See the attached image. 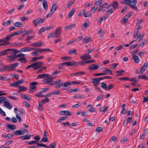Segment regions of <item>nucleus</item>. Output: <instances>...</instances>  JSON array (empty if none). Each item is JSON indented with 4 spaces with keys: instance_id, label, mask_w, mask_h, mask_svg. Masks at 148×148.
<instances>
[{
    "instance_id": "nucleus-1",
    "label": "nucleus",
    "mask_w": 148,
    "mask_h": 148,
    "mask_svg": "<svg viewBox=\"0 0 148 148\" xmlns=\"http://www.w3.org/2000/svg\"><path fill=\"white\" fill-rule=\"evenodd\" d=\"M28 144L29 145H32L37 144V146L38 147H43L46 148H49V146H47L46 145L44 144H41L38 143L37 141L32 140V141H29L28 143Z\"/></svg>"
},
{
    "instance_id": "nucleus-2",
    "label": "nucleus",
    "mask_w": 148,
    "mask_h": 148,
    "mask_svg": "<svg viewBox=\"0 0 148 148\" xmlns=\"http://www.w3.org/2000/svg\"><path fill=\"white\" fill-rule=\"evenodd\" d=\"M38 84V83L37 82H33L30 83V86L29 88V92L30 93H33L34 92V91H35V90H33L35 89L36 88V86L35 85H36Z\"/></svg>"
},
{
    "instance_id": "nucleus-3",
    "label": "nucleus",
    "mask_w": 148,
    "mask_h": 148,
    "mask_svg": "<svg viewBox=\"0 0 148 148\" xmlns=\"http://www.w3.org/2000/svg\"><path fill=\"white\" fill-rule=\"evenodd\" d=\"M137 3L136 0H134L131 1V3L129 4L128 5L130 6L132 8L138 11V9L136 7Z\"/></svg>"
},
{
    "instance_id": "nucleus-4",
    "label": "nucleus",
    "mask_w": 148,
    "mask_h": 148,
    "mask_svg": "<svg viewBox=\"0 0 148 148\" xmlns=\"http://www.w3.org/2000/svg\"><path fill=\"white\" fill-rule=\"evenodd\" d=\"M61 27H58L57 29L55 30L56 38L59 37L61 36Z\"/></svg>"
},
{
    "instance_id": "nucleus-5",
    "label": "nucleus",
    "mask_w": 148,
    "mask_h": 148,
    "mask_svg": "<svg viewBox=\"0 0 148 148\" xmlns=\"http://www.w3.org/2000/svg\"><path fill=\"white\" fill-rule=\"evenodd\" d=\"M80 58L83 61H85L88 59H91V58L89 54H85L80 56Z\"/></svg>"
},
{
    "instance_id": "nucleus-6",
    "label": "nucleus",
    "mask_w": 148,
    "mask_h": 148,
    "mask_svg": "<svg viewBox=\"0 0 148 148\" xmlns=\"http://www.w3.org/2000/svg\"><path fill=\"white\" fill-rule=\"evenodd\" d=\"M1 66L3 68H2V72L4 71H11V70H10L11 69L10 67V64L8 65H6L5 66L4 64H2L1 65Z\"/></svg>"
},
{
    "instance_id": "nucleus-7",
    "label": "nucleus",
    "mask_w": 148,
    "mask_h": 148,
    "mask_svg": "<svg viewBox=\"0 0 148 148\" xmlns=\"http://www.w3.org/2000/svg\"><path fill=\"white\" fill-rule=\"evenodd\" d=\"M99 66V65H95V64L90 65L88 67V69L89 70H96L97 69Z\"/></svg>"
},
{
    "instance_id": "nucleus-8",
    "label": "nucleus",
    "mask_w": 148,
    "mask_h": 148,
    "mask_svg": "<svg viewBox=\"0 0 148 148\" xmlns=\"http://www.w3.org/2000/svg\"><path fill=\"white\" fill-rule=\"evenodd\" d=\"M43 44V42L41 41L35 42L31 44L30 46L33 47H40Z\"/></svg>"
},
{
    "instance_id": "nucleus-9",
    "label": "nucleus",
    "mask_w": 148,
    "mask_h": 148,
    "mask_svg": "<svg viewBox=\"0 0 148 148\" xmlns=\"http://www.w3.org/2000/svg\"><path fill=\"white\" fill-rule=\"evenodd\" d=\"M60 114L61 115H67L71 116L72 113L70 111L68 110H62L60 112Z\"/></svg>"
},
{
    "instance_id": "nucleus-10",
    "label": "nucleus",
    "mask_w": 148,
    "mask_h": 148,
    "mask_svg": "<svg viewBox=\"0 0 148 148\" xmlns=\"http://www.w3.org/2000/svg\"><path fill=\"white\" fill-rule=\"evenodd\" d=\"M7 101H3V106L4 107H6L7 108L9 109H11L12 108V106L10 103L8 101V100L7 99Z\"/></svg>"
},
{
    "instance_id": "nucleus-11",
    "label": "nucleus",
    "mask_w": 148,
    "mask_h": 148,
    "mask_svg": "<svg viewBox=\"0 0 148 148\" xmlns=\"http://www.w3.org/2000/svg\"><path fill=\"white\" fill-rule=\"evenodd\" d=\"M58 6L56 5V3H53L52 7L50 10V12L53 14L54 12L58 9Z\"/></svg>"
},
{
    "instance_id": "nucleus-12",
    "label": "nucleus",
    "mask_w": 148,
    "mask_h": 148,
    "mask_svg": "<svg viewBox=\"0 0 148 148\" xmlns=\"http://www.w3.org/2000/svg\"><path fill=\"white\" fill-rule=\"evenodd\" d=\"M92 41L91 38L88 36L85 37L82 40V43H86L89 42H91Z\"/></svg>"
},
{
    "instance_id": "nucleus-13",
    "label": "nucleus",
    "mask_w": 148,
    "mask_h": 148,
    "mask_svg": "<svg viewBox=\"0 0 148 148\" xmlns=\"http://www.w3.org/2000/svg\"><path fill=\"white\" fill-rule=\"evenodd\" d=\"M19 64V63L18 62H16L14 63L10 64V68L11 71H13L15 70V68L17 67Z\"/></svg>"
},
{
    "instance_id": "nucleus-14",
    "label": "nucleus",
    "mask_w": 148,
    "mask_h": 148,
    "mask_svg": "<svg viewBox=\"0 0 148 148\" xmlns=\"http://www.w3.org/2000/svg\"><path fill=\"white\" fill-rule=\"evenodd\" d=\"M8 129H9L11 130H13L16 129V126L14 125L11 124H7L6 125Z\"/></svg>"
},
{
    "instance_id": "nucleus-15",
    "label": "nucleus",
    "mask_w": 148,
    "mask_h": 148,
    "mask_svg": "<svg viewBox=\"0 0 148 148\" xmlns=\"http://www.w3.org/2000/svg\"><path fill=\"white\" fill-rule=\"evenodd\" d=\"M111 5L113 9L115 10L118 6V4L117 1H114L111 4Z\"/></svg>"
},
{
    "instance_id": "nucleus-16",
    "label": "nucleus",
    "mask_w": 148,
    "mask_h": 148,
    "mask_svg": "<svg viewBox=\"0 0 148 148\" xmlns=\"http://www.w3.org/2000/svg\"><path fill=\"white\" fill-rule=\"evenodd\" d=\"M104 75H112V73L111 71L109 69H106L103 71Z\"/></svg>"
},
{
    "instance_id": "nucleus-17",
    "label": "nucleus",
    "mask_w": 148,
    "mask_h": 148,
    "mask_svg": "<svg viewBox=\"0 0 148 148\" xmlns=\"http://www.w3.org/2000/svg\"><path fill=\"white\" fill-rule=\"evenodd\" d=\"M92 82L94 86H96L99 85L100 83L97 78H92Z\"/></svg>"
},
{
    "instance_id": "nucleus-18",
    "label": "nucleus",
    "mask_w": 148,
    "mask_h": 148,
    "mask_svg": "<svg viewBox=\"0 0 148 148\" xmlns=\"http://www.w3.org/2000/svg\"><path fill=\"white\" fill-rule=\"evenodd\" d=\"M49 74H42L39 75H38L37 78V79H42L43 78L45 77H48Z\"/></svg>"
},
{
    "instance_id": "nucleus-19",
    "label": "nucleus",
    "mask_w": 148,
    "mask_h": 148,
    "mask_svg": "<svg viewBox=\"0 0 148 148\" xmlns=\"http://www.w3.org/2000/svg\"><path fill=\"white\" fill-rule=\"evenodd\" d=\"M44 58L43 56H41L38 57H34L32 58V60H31V62H33L35 61H36L37 60H40Z\"/></svg>"
},
{
    "instance_id": "nucleus-20",
    "label": "nucleus",
    "mask_w": 148,
    "mask_h": 148,
    "mask_svg": "<svg viewBox=\"0 0 148 148\" xmlns=\"http://www.w3.org/2000/svg\"><path fill=\"white\" fill-rule=\"evenodd\" d=\"M31 136L28 134H27L26 135L21 136L20 138L21 139L23 140L29 139L30 138Z\"/></svg>"
},
{
    "instance_id": "nucleus-21",
    "label": "nucleus",
    "mask_w": 148,
    "mask_h": 148,
    "mask_svg": "<svg viewBox=\"0 0 148 148\" xmlns=\"http://www.w3.org/2000/svg\"><path fill=\"white\" fill-rule=\"evenodd\" d=\"M148 65V63H145L142 66L140 69L144 73V72L146 70V69L147 68Z\"/></svg>"
},
{
    "instance_id": "nucleus-22",
    "label": "nucleus",
    "mask_w": 148,
    "mask_h": 148,
    "mask_svg": "<svg viewBox=\"0 0 148 148\" xmlns=\"http://www.w3.org/2000/svg\"><path fill=\"white\" fill-rule=\"evenodd\" d=\"M12 50L10 49H8L5 50L3 51L0 52V56L4 55L8 53L7 52L10 51L11 50Z\"/></svg>"
},
{
    "instance_id": "nucleus-23",
    "label": "nucleus",
    "mask_w": 148,
    "mask_h": 148,
    "mask_svg": "<svg viewBox=\"0 0 148 148\" xmlns=\"http://www.w3.org/2000/svg\"><path fill=\"white\" fill-rule=\"evenodd\" d=\"M86 61H83L82 60V61L78 62H74V63H75V66H77L79 65H83L86 64H87L86 62Z\"/></svg>"
},
{
    "instance_id": "nucleus-24",
    "label": "nucleus",
    "mask_w": 148,
    "mask_h": 148,
    "mask_svg": "<svg viewBox=\"0 0 148 148\" xmlns=\"http://www.w3.org/2000/svg\"><path fill=\"white\" fill-rule=\"evenodd\" d=\"M76 25V23H74L73 24H70L65 27V29L67 31L69 29H70L71 27L74 28Z\"/></svg>"
},
{
    "instance_id": "nucleus-25",
    "label": "nucleus",
    "mask_w": 148,
    "mask_h": 148,
    "mask_svg": "<svg viewBox=\"0 0 148 148\" xmlns=\"http://www.w3.org/2000/svg\"><path fill=\"white\" fill-rule=\"evenodd\" d=\"M17 61H20L21 63H26L27 61V60L25 58L23 57L18 59Z\"/></svg>"
},
{
    "instance_id": "nucleus-26",
    "label": "nucleus",
    "mask_w": 148,
    "mask_h": 148,
    "mask_svg": "<svg viewBox=\"0 0 148 148\" xmlns=\"http://www.w3.org/2000/svg\"><path fill=\"white\" fill-rule=\"evenodd\" d=\"M74 62H75L74 61L71 62H65L66 65L67 66H72V65H75V63Z\"/></svg>"
},
{
    "instance_id": "nucleus-27",
    "label": "nucleus",
    "mask_w": 148,
    "mask_h": 148,
    "mask_svg": "<svg viewBox=\"0 0 148 148\" xmlns=\"http://www.w3.org/2000/svg\"><path fill=\"white\" fill-rule=\"evenodd\" d=\"M34 67L33 68L34 70H36L39 68H41V66H39L37 62L33 63Z\"/></svg>"
},
{
    "instance_id": "nucleus-28",
    "label": "nucleus",
    "mask_w": 148,
    "mask_h": 148,
    "mask_svg": "<svg viewBox=\"0 0 148 148\" xmlns=\"http://www.w3.org/2000/svg\"><path fill=\"white\" fill-rule=\"evenodd\" d=\"M79 90V88H75V89H73L71 88L69 90H66V92H76Z\"/></svg>"
},
{
    "instance_id": "nucleus-29",
    "label": "nucleus",
    "mask_w": 148,
    "mask_h": 148,
    "mask_svg": "<svg viewBox=\"0 0 148 148\" xmlns=\"http://www.w3.org/2000/svg\"><path fill=\"white\" fill-rule=\"evenodd\" d=\"M69 54H77L76 50L75 49H70L69 51Z\"/></svg>"
},
{
    "instance_id": "nucleus-30",
    "label": "nucleus",
    "mask_w": 148,
    "mask_h": 148,
    "mask_svg": "<svg viewBox=\"0 0 148 148\" xmlns=\"http://www.w3.org/2000/svg\"><path fill=\"white\" fill-rule=\"evenodd\" d=\"M131 3V0H123L122 2H121V4H126L128 5L129 4Z\"/></svg>"
},
{
    "instance_id": "nucleus-31",
    "label": "nucleus",
    "mask_w": 148,
    "mask_h": 148,
    "mask_svg": "<svg viewBox=\"0 0 148 148\" xmlns=\"http://www.w3.org/2000/svg\"><path fill=\"white\" fill-rule=\"evenodd\" d=\"M43 6L45 10H47L48 8L47 2V1H44L43 2Z\"/></svg>"
},
{
    "instance_id": "nucleus-32",
    "label": "nucleus",
    "mask_w": 148,
    "mask_h": 148,
    "mask_svg": "<svg viewBox=\"0 0 148 148\" xmlns=\"http://www.w3.org/2000/svg\"><path fill=\"white\" fill-rule=\"evenodd\" d=\"M75 12V10L74 8L72 9L69 12L68 15V17L69 18H71L72 15Z\"/></svg>"
},
{
    "instance_id": "nucleus-33",
    "label": "nucleus",
    "mask_w": 148,
    "mask_h": 148,
    "mask_svg": "<svg viewBox=\"0 0 148 148\" xmlns=\"http://www.w3.org/2000/svg\"><path fill=\"white\" fill-rule=\"evenodd\" d=\"M133 58L134 59V62L136 63H138L140 61V60L138 57L136 55H134Z\"/></svg>"
},
{
    "instance_id": "nucleus-34",
    "label": "nucleus",
    "mask_w": 148,
    "mask_h": 148,
    "mask_svg": "<svg viewBox=\"0 0 148 148\" xmlns=\"http://www.w3.org/2000/svg\"><path fill=\"white\" fill-rule=\"evenodd\" d=\"M139 79L148 80V78L145 75H140L138 76Z\"/></svg>"
},
{
    "instance_id": "nucleus-35",
    "label": "nucleus",
    "mask_w": 148,
    "mask_h": 148,
    "mask_svg": "<svg viewBox=\"0 0 148 148\" xmlns=\"http://www.w3.org/2000/svg\"><path fill=\"white\" fill-rule=\"evenodd\" d=\"M128 18H127L126 17H125V16L123 19L121 20V22L123 24H125L128 21Z\"/></svg>"
},
{
    "instance_id": "nucleus-36",
    "label": "nucleus",
    "mask_w": 148,
    "mask_h": 148,
    "mask_svg": "<svg viewBox=\"0 0 148 148\" xmlns=\"http://www.w3.org/2000/svg\"><path fill=\"white\" fill-rule=\"evenodd\" d=\"M12 36L11 34H9L7 36L4 38L5 41H8L10 40V39L12 38Z\"/></svg>"
},
{
    "instance_id": "nucleus-37",
    "label": "nucleus",
    "mask_w": 148,
    "mask_h": 148,
    "mask_svg": "<svg viewBox=\"0 0 148 148\" xmlns=\"http://www.w3.org/2000/svg\"><path fill=\"white\" fill-rule=\"evenodd\" d=\"M20 89L18 92H20L21 91H25L27 90L28 89V88L24 86L23 87H19Z\"/></svg>"
},
{
    "instance_id": "nucleus-38",
    "label": "nucleus",
    "mask_w": 148,
    "mask_h": 148,
    "mask_svg": "<svg viewBox=\"0 0 148 148\" xmlns=\"http://www.w3.org/2000/svg\"><path fill=\"white\" fill-rule=\"evenodd\" d=\"M14 25L17 27H21L22 25V24L20 22H16L14 24Z\"/></svg>"
},
{
    "instance_id": "nucleus-39",
    "label": "nucleus",
    "mask_w": 148,
    "mask_h": 148,
    "mask_svg": "<svg viewBox=\"0 0 148 148\" xmlns=\"http://www.w3.org/2000/svg\"><path fill=\"white\" fill-rule=\"evenodd\" d=\"M8 58H10V59L11 61H12L14 60L15 59H16L17 57L16 56V55H11L10 56H9L8 57Z\"/></svg>"
},
{
    "instance_id": "nucleus-40",
    "label": "nucleus",
    "mask_w": 148,
    "mask_h": 148,
    "mask_svg": "<svg viewBox=\"0 0 148 148\" xmlns=\"http://www.w3.org/2000/svg\"><path fill=\"white\" fill-rule=\"evenodd\" d=\"M104 33V32L103 31L102 29H100L98 32V34H99V36L100 37H102Z\"/></svg>"
},
{
    "instance_id": "nucleus-41",
    "label": "nucleus",
    "mask_w": 148,
    "mask_h": 148,
    "mask_svg": "<svg viewBox=\"0 0 148 148\" xmlns=\"http://www.w3.org/2000/svg\"><path fill=\"white\" fill-rule=\"evenodd\" d=\"M13 136L12 134H8L7 135H5V138H7L8 139L12 138Z\"/></svg>"
},
{
    "instance_id": "nucleus-42",
    "label": "nucleus",
    "mask_w": 148,
    "mask_h": 148,
    "mask_svg": "<svg viewBox=\"0 0 148 148\" xmlns=\"http://www.w3.org/2000/svg\"><path fill=\"white\" fill-rule=\"evenodd\" d=\"M12 21V20H10L5 21L3 23V25L5 26H8L11 24V22Z\"/></svg>"
},
{
    "instance_id": "nucleus-43",
    "label": "nucleus",
    "mask_w": 148,
    "mask_h": 148,
    "mask_svg": "<svg viewBox=\"0 0 148 148\" xmlns=\"http://www.w3.org/2000/svg\"><path fill=\"white\" fill-rule=\"evenodd\" d=\"M92 16V14L89 11H88L84 13V17H85L91 16Z\"/></svg>"
},
{
    "instance_id": "nucleus-44",
    "label": "nucleus",
    "mask_w": 148,
    "mask_h": 148,
    "mask_svg": "<svg viewBox=\"0 0 148 148\" xmlns=\"http://www.w3.org/2000/svg\"><path fill=\"white\" fill-rule=\"evenodd\" d=\"M101 86L103 88L105 89L106 90H107V86L106 83L104 82H102L101 83Z\"/></svg>"
},
{
    "instance_id": "nucleus-45",
    "label": "nucleus",
    "mask_w": 148,
    "mask_h": 148,
    "mask_svg": "<svg viewBox=\"0 0 148 148\" xmlns=\"http://www.w3.org/2000/svg\"><path fill=\"white\" fill-rule=\"evenodd\" d=\"M22 97L24 99L27 100L28 101H31V98L26 95H22Z\"/></svg>"
},
{
    "instance_id": "nucleus-46",
    "label": "nucleus",
    "mask_w": 148,
    "mask_h": 148,
    "mask_svg": "<svg viewBox=\"0 0 148 148\" xmlns=\"http://www.w3.org/2000/svg\"><path fill=\"white\" fill-rule=\"evenodd\" d=\"M14 134L16 136L21 135V130H18L14 132Z\"/></svg>"
},
{
    "instance_id": "nucleus-47",
    "label": "nucleus",
    "mask_w": 148,
    "mask_h": 148,
    "mask_svg": "<svg viewBox=\"0 0 148 148\" xmlns=\"http://www.w3.org/2000/svg\"><path fill=\"white\" fill-rule=\"evenodd\" d=\"M38 20V18H37L35 19L32 21V22L34 24V25L36 27L37 26L38 24H39V23H38V22H39Z\"/></svg>"
},
{
    "instance_id": "nucleus-48",
    "label": "nucleus",
    "mask_w": 148,
    "mask_h": 148,
    "mask_svg": "<svg viewBox=\"0 0 148 148\" xmlns=\"http://www.w3.org/2000/svg\"><path fill=\"white\" fill-rule=\"evenodd\" d=\"M60 93V90H58V91H53L51 92V94H52L53 95H58Z\"/></svg>"
},
{
    "instance_id": "nucleus-49",
    "label": "nucleus",
    "mask_w": 148,
    "mask_h": 148,
    "mask_svg": "<svg viewBox=\"0 0 148 148\" xmlns=\"http://www.w3.org/2000/svg\"><path fill=\"white\" fill-rule=\"evenodd\" d=\"M144 36V34H141L139 36H138L136 40V41H138V42H140V40L143 38Z\"/></svg>"
},
{
    "instance_id": "nucleus-50",
    "label": "nucleus",
    "mask_w": 148,
    "mask_h": 148,
    "mask_svg": "<svg viewBox=\"0 0 148 148\" xmlns=\"http://www.w3.org/2000/svg\"><path fill=\"white\" fill-rule=\"evenodd\" d=\"M46 30V27H43L42 28L40 29L39 30L38 33L39 34H40L42 32H43L45 30Z\"/></svg>"
},
{
    "instance_id": "nucleus-51",
    "label": "nucleus",
    "mask_w": 148,
    "mask_h": 148,
    "mask_svg": "<svg viewBox=\"0 0 148 148\" xmlns=\"http://www.w3.org/2000/svg\"><path fill=\"white\" fill-rule=\"evenodd\" d=\"M103 128L101 127H98L95 129V131L97 132H101L103 131Z\"/></svg>"
},
{
    "instance_id": "nucleus-52",
    "label": "nucleus",
    "mask_w": 148,
    "mask_h": 148,
    "mask_svg": "<svg viewBox=\"0 0 148 148\" xmlns=\"http://www.w3.org/2000/svg\"><path fill=\"white\" fill-rule=\"evenodd\" d=\"M38 52H39L38 50H37L36 51L32 52L31 55L33 56H37L39 55L38 53Z\"/></svg>"
},
{
    "instance_id": "nucleus-53",
    "label": "nucleus",
    "mask_w": 148,
    "mask_h": 148,
    "mask_svg": "<svg viewBox=\"0 0 148 148\" xmlns=\"http://www.w3.org/2000/svg\"><path fill=\"white\" fill-rule=\"evenodd\" d=\"M6 100V97H0V104L3 103V101H5Z\"/></svg>"
},
{
    "instance_id": "nucleus-54",
    "label": "nucleus",
    "mask_w": 148,
    "mask_h": 148,
    "mask_svg": "<svg viewBox=\"0 0 148 148\" xmlns=\"http://www.w3.org/2000/svg\"><path fill=\"white\" fill-rule=\"evenodd\" d=\"M56 143L55 142H53L50 144L49 146L50 148H55V147L56 146Z\"/></svg>"
},
{
    "instance_id": "nucleus-55",
    "label": "nucleus",
    "mask_w": 148,
    "mask_h": 148,
    "mask_svg": "<svg viewBox=\"0 0 148 148\" xmlns=\"http://www.w3.org/2000/svg\"><path fill=\"white\" fill-rule=\"evenodd\" d=\"M29 47H25L22 48L20 49V51H29Z\"/></svg>"
},
{
    "instance_id": "nucleus-56",
    "label": "nucleus",
    "mask_w": 148,
    "mask_h": 148,
    "mask_svg": "<svg viewBox=\"0 0 148 148\" xmlns=\"http://www.w3.org/2000/svg\"><path fill=\"white\" fill-rule=\"evenodd\" d=\"M49 102V100L48 99L46 98L42 99L41 102V103H48Z\"/></svg>"
},
{
    "instance_id": "nucleus-57",
    "label": "nucleus",
    "mask_w": 148,
    "mask_h": 148,
    "mask_svg": "<svg viewBox=\"0 0 148 148\" xmlns=\"http://www.w3.org/2000/svg\"><path fill=\"white\" fill-rule=\"evenodd\" d=\"M42 93H40V91L39 93L35 94L34 95L37 97H44L45 95H43L42 94Z\"/></svg>"
},
{
    "instance_id": "nucleus-58",
    "label": "nucleus",
    "mask_w": 148,
    "mask_h": 148,
    "mask_svg": "<svg viewBox=\"0 0 148 148\" xmlns=\"http://www.w3.org/2000/svg\"><path fill=\"white\" fill-rule=\"evenodd\" d=\"M114 87V86L113 84H111L107 87V90H109L113 88Z\"/></svg>"
},
{
    "instance_id": "nucleus-59",
    "label": "nucleus",
    "mask_w": 148,
    "mask_h": 148,
    "mask_svg": "<svg viewBox=\"0 0 148 148\" xmlns=\"http://www.w3.org/2000/svg\"><path fill=\"white\" fill-rule=\"evenodd\" d=\"M12 49V50H11L10 51H12V52H10V53H13L14 54H16L17 53H19V51L18 50H17L15 49Z\"/></svg>"
},
{
    "instance_id": "nucleus-60",
    "label": "nucleus",
    "mask_w": 148,
    "mask_h": 148,
    "mask_svg": "<svg viewBox=\"0 0 148 148\" xmlns=\"http://www.w3.org/2000/svg\"><path fill=\"white\" fill-rule=\"evenodd\" d=\"M103 3L102 0H98L95 1V4L97 5H99Z\"/></svg>"
},
{
    "instance_id": "nucleus-61",
    "label": "nucleus",
    "mask_w": 148,
    "mask_h": 148,
    "mask_svg": "<svg viewBox=\"0 0 148 148\" xmlns=\"http://www.w3.org/2000/svg\"><path fill=\"white\" fill-rule=\"evenodd\" d=\"M55 36L56 37L55 33V32H52L51 33L47 36L48 38H51L52 37Z\"/></svg>"
},
{
    "instance_id": "nucleus-62",
    "label": "nucleus",
    "mask_w": 148,
    "mask_h": 148,
    "mask_svg": "<svg viewBox=\"0 0 148 148\" xmlns=\"http://www.w3.org/2000/svg\"><path fill=\"white\" fill-rule=\"evenodd\" d=\"M85 10L84 9L82 10L78 14V16H82V15L83 14H84V13H85Z\"/></svg>"
},
{
    "instance_id": "nucleus-63",
    "label": "nucleus",
    "mask_w": 148,
    "mask_h": 148,
    "mask_svg": "<svg viewBox=\"0 0 148 148\" xmlns=\"http://www.w3.org/2000/svg\"><path fill=\"white\" fill-rule=\"evenodd\" d=\"M41 103H39L38 106V109L40 111H42L43 110L42 106Z\"/></svg>"
},
{
    "instance_id": "nucleus-64",
    "label": "nucleus",
    "mask_w": 148,
    "mask_h": 148,
    "mask_svg": "<svg viewBox=\"0 0 148 148\" xmlns=\"http://www.w3.org/2000/svg\"><path fill=\"white\" fill-rule=\"evenodd\" d=\"M113 10L111 8L108 10L106 11V13L109 15L111 14L113 12Z\"/></svg>"
}]
</instances>
